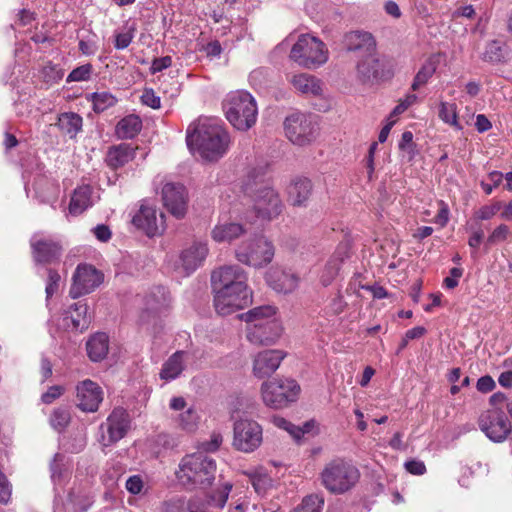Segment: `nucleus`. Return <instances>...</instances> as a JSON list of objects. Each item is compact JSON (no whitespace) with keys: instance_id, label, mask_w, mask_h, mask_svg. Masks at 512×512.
Returning <instances> with one entry per match:
<instances>
[{"instance_id":"f257e3e1","label":"nucleus","mask_w":512,"mask_h":512,"mask_svg":"<svg viewBox=\"0 0 512 512\" xmlns=\"http://www.w3.org/2000/svg\"><path fill=\"white\" fill-rule=\"evenodd\" d=\"M187 145L195 147L200 156L213 161L221 158L227 151L230 142L228 132L216 120H199L194 129L187 130Z\"/></svg>"},{"instance_id":"f03ea898","label":"nucleus","mask_w":512,"mask_h":512,"mask_svg":"<svg viewBox=\"0 0 512 512\" xmlns=\"http://www.w3.org/2000/svg\"><path fill=\"white\" fill-rule=\"evenodd\" d=\"M215 460L203 452L188 454L179 463L176 477L187 489H207L216 476Z\"/></svg>"},{"instance_id":"7ed1b4c3","label":"nucleus","mask_w":512,"mask_h":512,"mask_svg":"<svg viewBox=\"0 0 512 512\" xmlns=\"http://www.w3.org/2000/svg\"><path fill=\"white\" fill-rule=\"evenodd\" d=\"M320 479L327 491L341 495L356 486L360 479V471L352 462L338 458L325 465L320 473Z\"/></svg>"},{"instance_id":"20e7f679","label":"nucleus","mask_w":512,"mask_h":512,"mask_svg":"<svg viewBox=\"0 0 512 512\" xmlns=\"http://www.w3.org/2000/svg\"><path fill=\"white\" fill-rule=\"evenodd\" d=\"M223 108L227 120L240 131H247L255 125L258 108L255 98L246 91L238 90L227 95Z\"/></svg>"},{"instance_id":"39448f33","label":"nucleus","mask_w":512,"mask_h":512,"mask_svg":"<svg viewBox=\"0 0 512 512\" xmlns=\"http://www.w3.org/2000/svg\"><path fill=\"white\" fill-rule=\"evenodd\" d=\"M274 245L262 234H254L235 249V258L242 264L259 269L273 260Z\"/></svg>"},{"instance_id":"423d86ee","label":"nucleus","mask_w":512,"mask_h":512,"mask_svg":"<svg viewBox=\"0 0 512 512\" xmlns=\"http://www.w3.org/2000/svg\"><path fill=\"white\" fill-rule=\"evenodd\" d=\"M290 58L304 68L313 69L327 61L328 51L322 41L308 34H303L293 45Z\"/></svg>"},{"instance_id":"0eeeda50","label":"nucleus","mask_w":512,"mask_h":512,"mask_svg":"<svg viewBox=\"0 0 512 512\" xmlns=\"http://www.w3.org/2000/svg\"><path fill=\"white\" fill-rule=\"evenodd\" d=\"M261 393L266 406L281 409L298 399L300 386L293 379H274L262 384Z\"/></svg>"},{"instance_id":"6e6552de","label":"nucleus","mask_w":512,"mask_h":512,"mask_svg":"<svg viewBox=\"0 0 512 512\" xmlns=\"http://www.w3.org/2000/svg\"><path fill=\"white\" fill-rule=\"evenodd\" d=\"M247 191L251 194L253 211L257 218L271 220L282 211V202L278 193L268 186H261L253 190L250 182L247 183Z\"/></svg>"},{"instance_id":"1a4fd4ad","label":"nucleus","mask_w":512,"mask_h":512,"mask_svg":"<svg viewBox=\"0 0 512 512\" xmlns=\"http://www.w3.org/2000/svg\"><path fill=\"white\" fill-rule=\"evenodd\" d=\"M233 446L245 453L253 452L262 443V427L252 419L241 418L234 423Z\"/></svg>"},{"instance_id":"9d476101","label":"nucleus","mask_w":512,"mask_h":512,"mask_svg":"<svg viewBox=\"0 0 512 512\" xmlns=\"http://www.w3.org/2000/svg\"><path fill=\"white\" fill-rule=\"evenodd\" d=\"M284 129L292 143L302 146L310 143L316 137L318 127L311 116L294 113L286 117Z\"/></svg>"},{"instance_id":"9b49d317","label":"nucleus","mask_w":512,"mask_h":512,"mask_svg":"<svg viewBox=\"0 0 512 512\" xmlns=\"http://www.w3.org/2000/svg\"><path fill=\"white\" fill-rule=\"evenodd\" d=\"M30 248L32 259L37 265L58 263L63 254L61 241L54 238L41 237L39 234H34L31 237Z\"/></svg>"},{"instance_id":"f8f14e48","label":"nucleus","mask_w":512,"mask_h":512,"mask_svg":"<svg viewBox=\"0 0 512 512\" xmlns=\"http://www.w3.org/2000/svg\"><path fill=\"white\" fill-rule=\"evenodd\" d=\"M479 427L494 442H502L511 432V423L505 413L499 409H491L479 417Z\"/></svg>"},{"instance_id":"ddd939ff","label":"nucleus","mask_w":512,"mask_h":512,"mask_svg":"<svg viewBox=\"0 0 512 512\" xmlns=\"http://www.w3.org/2000/svg\"><path fill=\"white\" fill-rule=\"evenodd\" d=\"M214 306L219 315L226 316L252 302L250 290H214Z\"/></svg>"},{"instance_id":"4468645a","label":"nucleus","mask_w":512,"mask_h":512,"mask_svg":"<svg viewBox=\"0 0 512 512\" xmlns=\"http://www.w3.org/2000/svg\"><path fill=\"white\" fill-rule=\"evenodd\" d=\"M211 283L214 290H249L247 274L237 265L220 267L212 272Z\"/></svg>"},{"instance_id":"2eb2a0df","label":"nucleus","mask_w":512,"mask_h":512,"mask_svg":"<svg viewBox=\"0 0 512 512\" xmlns=\"http://www.w3.org/2000/svg\"><path fill=\"white\" fill-rule=\"evenodd\" d=\"M103 281V275L92 265L80 264L73 275L69 295L76 299L82 295L92 292Z\"/></svg>"},{"instance_id":"dca6fc26","label":"nucleus","mask_w":512,"mask_h":512,"mask_svg":"<svg viewBox=\"0 0 512 512\" xmlns=\"http://www.w3.org/2000/svg\"><path fill=\"white\" fill-rule=\"evenodd\" d=\"M106 427L107 436L102 434L101 442L107 447L115 444L126 436L130 429V417L122 407H116L108 416L106 423L101 424L100 429Z\"/></svg>"},{"instance_id":"f3484780","label":"nucleus","mask_w":512,"mask_h":512,"mask_svg":"<svg viewBox=\"0 0 512 512\" xmlns=\"http://www.w3.org/2000/svg\"><path fill=\"white\" fill-rule=\"evenodd\" d=\"M162 200L166 209L176 218H183L187 211V191L179 183H166L162 188Z\"/></svg>"},{"instance_id":"a211bd4d","label":"nucleus","mask_w":512,"mask_h":512,"mask_svg":"<svg viewBox=\"0 0 512 512\" xmlns=\"http://www.w3.org/2000/svg\"><path fill=\"white\" fill-rule=\"evenodd\" d=\"M77 406L84 412H96L103 401L101 387L90 379L80 382L77 387Z\"/></svg>"},{"instance_id":"6ab92c4d","label":"nucleus","mask_w":512,"mask_h":512,"mask_svg":"<svg viewBox=\"0 0 512 512\" xmlns=\"http://www.w3.org/2000/svg\"><path fill=\"white\" fill-rule=\"evenodd\" d=\"M249 342L255 345H272L280 337L281 326L277 320H268L263 324H250L246 329Z\"/></svg>"},{"instance_id":"aec40b11","label":"nucleus","mask_w":512,"mask_h":512,"mask_svg":"<svg viewBox=\"0 0 512 512\" xmlns=\"http://www.w3.org/2000/svg\"><path fill=\"white\" fill-rule=\"evenodd\" d=\"M164 215L160 214V219L157 218V211L155 208L141 205L139 211L133 216L132 223L138 229L143 230L147 236L153 237L161 234L164 230Z\"/></svg>"},{"instance_id":"412c9836","label":"nucleus","mask_w":512,"mask_h":512,"mask_svg":"<svg viewBox=\"0 0 512 512\" xmlns=\"http://www.w3.org/2000/svg\"><path fill=\"white\" fill-rule=\"evenodd\" d=\"M314 186L311 179L295 176L287 186V201L294 207H306L313 195Z\"/></svg>"},{"instance_id":"4be33fe9","label":"nucleus","mask_w":512,"mask_h":512,"mask_svg":"<svg viewBox=\"0 0 512 512\" xmlns=\"http://www.w3.org/2000/svg\"><path fill=\"white\" fill-rule=\"evenodd\" d=\"M285 354L281 350H265L259 352L253 362V374L257 378L271 376L279 367Z\"/></svg>"},{"instance_id":"5701e85b","label":"nucleus","mask_w":512,"mask_h":512,"mask_svg":"<svg viewBox=\"0 0 512 512\" xmlns=\"http://www.w3.org/2000/svg\"><path fill=\"white\" fill-rule=\"evenodd\" d=\"M250 228L238 222H219L211 231V237L218 243H231L248 234Z\"/></svg>"},{"instance_id":"b1692460","label":"nucleus","mask_w":512,"mask_h":512,"mask_svg":"<svg viewBox=\"0 0 512 512\" xmlns=\"http://www.w3.org/2000/svg\"><path fill=\"white\" fill-rule=\"evenodd\" d=\"M208 254L206 243L194 242L190 247L182 251L180 262L187 274L195 271L205 260Z\"/></svg>"},{"instance_id":"393cba45","label":"nucleus","mask_w":512,"mask_h":512,"mask_svg":"<svg viewBox=\"0 0 512 512\" xmlns=\"http://www.w3.org/2000/svg\"><path fill=\"white\" fill-rule=\"evenodd\" d=\"M268 284L277 292L291 293L297 287L299 278L293 273H289L280 269H271L266 274Z\"/></svg>"},{"instance_id":"a878e982","label":"nucleus","mask_w":512,"mask_h":512,"mask_svg":"<svg viewBox=\"0 0 512 512\" xmlns=\"http://www.w3.org/2000/svg\"><path fill=\"white\" fill-rule=\"evenodd\" d=\"M188 353L183 350L174 352L168 359L162 364V368L159 373L160 379L169 382L178 378L185 370V359Z\"/></svg>"},{"instance_id":"bb28decb","label":"nucleus","mask_w":512,"mask_h":512,"mask_svg":"<svg viewBox=\"0 0 512 512\" xmlns=\"http://www.w3.org/2000/svg\"><path fill=\"white\" fill-rule=\"evenodd\" d=\"M64 321L67 327L73 330L87 329L90 324V316L88 315V306L86 303L77 302L68 307L65 311Z\"/></svg>"},{"instance_id":"cd10ccee","label":"nucleus","mask_w":512,"mask_h":512,"mask_svg":"<svg viewBox=\"0 0 512 512\" xmlns=\"http://www.w3.org/2000/svg\"><path fill=\"white\" fill-rule=\"evenodd\" d=\"M343 43L348 51H364L367 54L375 48L372 34L359 30L345 34Z\"/></svg>"},{"instance_id":"c85d7f7f","label":"nucleus","mask_w":512,"mask_h":512,"mask_svg":"<svg viewBox=\"0 0 512 512\" xmlns=\"http://www.w3.org/2000/svg\"><path fill=\"white\" fill-rule=\"evenodd\" d=\"M135 157V149L126 143L110 147L107 155L106 162L112 169H117L132 161Z\"/></svg>"},{"instance_id":"c756f323","label":"nucleus","mask_w":512,"mask_h":512,"mask_svg":"<svg viewBox=\"0 0 512 512\" xmlns=\"http://www.w3.org/2000/svg\"><path fill=\"white\" fill-rule=\"evenodd\" d=\"M169 293L163 286L153 287L145 296L143 306L151 309V311L165 314L169 307Z\"/></svg>"},{"instance_id":"7c9ffc66","label":"nucleus","mask_w":512,"mask_h":512,"mask_svg":"<svg viewBox=\"0 0 512 512\" xmlns=\"http://www.w3.org/2000/svg\"><path fill=\"white\" fill-rule=\"evenodd\" d=\"M89 359L93 362L102 361L109 351V337L106 333H96L86 343Z\"/></svg>"},{"instance_id":"2f4dec72","label":"nucleus","mask_w":512,"mask_h":512,"mask_svg":"<svg viewBox=\"0 0 512 512\" xmlns=\"http://www.w3.org/2000/svg\"><path fill=\"white\" fill-rule=\"evenodd\" d=\"M380 67V61L375 55L372 54V52H370L357 65L358 78L363 83L372 82L378 79L380 74Z\"/></svg>"},{"instance_id":"473e14b6","label":"nucleus","mask_w":512,"mask_h":512,"mask_svg":"<svg viewBox=\"0 0 512 512\" xmlns=\"http://www.w3.org/2000/svg\"><path fill=\"white\" fill-rule=\"evenodd\" d=\"M56 126L63 134L73 139L82 130L83 119L75 112H64L59 114Z\"/></svg>"},{"instance_id":"72a5a7b5","label":"nucleus","mask_w":512,"mask_h":512,"mask_svg":"<svg viewBox=\"0 0 512 512\" xmlns=\"http://www.w3.org/2000/svg\"><path fill=\"white\" fill-rule=\"evenodd\" d=\"M347 257L348 252L346 248H338L336 252L330 257L321 274V283L324 286H328L337 276L341 264Z\"/></svg>"},{"instance_id":"f704fd0d","label":"nucleus","mask_w":512,"mask_h":512,"mask_svg":"<svg viewBox=\"0 0 512 512\" xmlns=\"http://www.w3.org/2000/svg\"><path fill=\"white\" fill-rule=\"evenodd\" d=\"M294 88L307 95H320L322 92L321 82L315 76L309 74L294 75L291 79Z\"/></svg>"},{"instance_id":"c9c22d12","label":"nucleus","mask_w":512,"mask_h":512,"mask_svg":"<svg viewBox=\"0 0 512 512\" xmlns=\"http://www.w3.org/2000/svg\"><path fill=\"white\" fill-rule=\"evenodd\" d=\"M275 314L276 309L273 306L265 305L255 307L245 313H242L239 315V318L244 320L248 326L250 324H263L268 322V320H276Z\"/></svg>"},{"instance_id":"e433bc0d","label":"nucleus","mask_w":512,"mask_h":512,"mask_svg":"<svg viewBox=\"0 0 512 512\" xmlns=\"http://www.w3.org/2000/svg\"><path fill=\"white\" fill-rule=\"evenodd\" d=\"M142 121L139 116L130 114L116 125V135L120 139H132L141 131Z\"/></svg>"},{"instance_id":"4c0bfd02","label":"nucleus","mask_w":512,"mask_h":512,"mask_svg":"<svg viewBox=\"0 0 512 512\" xmlns=\"http://www.w3.org/2000/svg\"><path fill=\"white\" fill-rule=\"evenodd\" d=\"M92 190L89 186H81L75 189L69 204V211L73 215L81 214L91 206Z\"/></svg>"},{"instance_id":"58836bf2","label":"nucleus","mask_w":512,"mask_h":512,"mask_svg":"<svg viewBox=\"0 0 512 512\" xmlns=\"http://www.w3.org/2000/svg\"><path fill=\"white\" fill-rule=\"evenodd\" d=\"M440 54L432 55L420 68L414 77L413 83L411 85L412 90L416 91L420 87L424 86L429 78L436 72L437 65L441 59Z\"/></svg>"},{"instance_id":"ea45409f","label":"nucleus","mask_w":512,"mask_h":512,"mask_svg":"<svg viewBox=\"0 0 512 512\" xmlns=\"http://www.w3.org/2000/svg\"><path fill=\"white\" fill-rule=\"evenodd\" d=\"M86 98L92 102L93 110L96 113H101L117 103V98L108 91L93 92Z\"/></svg>"},{"instance_id":"a19ab883","label":"nucleus","mask_w":512,"mask_h":512,"mask_svg":"<svg viewBox=\"0 0 512 512\" xmlns=\"http://www.w3.org/2000/svg\"><path fill=\"white\" fill-rule=\"evenodd\" d=\"M198 414L192 407L187 408L185 411L179 414L177 423L180 428L186 431H193L197 427Z\"/></svg>"},{"instance_id":"79ce46f5","label":"nucleus","mask_w":512,"mask_h":512,"mask_svg":"<svg viewBox=\"0 0 512 512\" xmlns=\"http://www.w3.org/2000/svg\"><path fill=\"white\" fill-rule=\"evenodd\" d=\"M161 317L162 314L151 311V309L143 306L137 322L139 326L145 328L146 330H150L157 326Z\"/></svg>"},{"instance_id":"37998d69","label":"nucleus","mask_w":512,"mask_h":512,"mask_svg":"<svg viewBox=\"0 0 512 512\" xmlns=\"http://www.w3.org/2000/svg\"><path fill=\"white\" fill-rule=\"evenodd\" d=\"M324 504L323 499L316 495H309L302 500V503L292 512H321Z\"/></svg>"},{"instance_id":"c03bdc74","label":"nucleus","mask_w":512,"mask_h":512,"mask_svg":"<svg viewBox=\"0 0 512 512\" xmlns=\"http://www.w3.org/2000/svg\"><path fill=\"white\" fill-rule=\"evenodd\" d=\"M70 422V413L65 408H58L53 411L50 417L51 425L58 430L64 429Z\"/></svg>"},{"instance_id":"a18cd8bd","label":"nucleus","mask_w":512,"mask_h":512,"mask_svg":"<svg viewBox=\"0 0 512 512\" xmlns=\"http://www.w3.org/2000/svg\"><path fill=\"white\" fill-rule=\"evenodd\" d=\"M92 73V65L84 64L73 69L67 77V82L86 81L90 78Z\"/></svg>"},{"instance_id":"49530a36","label":"nucleus","mask_w":512,"mask_h":512,"mask_svg":"<svg viewBox=\"0 0 512 512\" xmlns=\"http://www.w3.org/2000/svg\"><path fill=\"white\" fill-rule=\"evenodd\" d=\"M47 274L48 278L45 292L47 299H49L58 291L61 277L56 270L51 268L47 270Z\"/></svg>"},{"instance_id":"de8ad7c7","label":"nucleus","mask_w":512,"mask_h":512,"mask_svg":"<svg viewBox=\"0 0 512 512\" xmlns=\"http://www.w3.org/2000/svg\"><path fill=\"white\" fill-rule=\"evenodd\" d=\"M485 59L491 62H499L503 58V52L497 41L489 43L485 51Z\"/></svg>"},{"instance_id":"09e8293b","label":"nucleus","mask_w":512,"mask_h":512,"mask_svg":"<svg viewBox=\"0 0 512 512\" xmlns=\"http://www.w3.org/2000/svg\"><path fill=\"white\" fill-rule=\"evenodd\" d=\"M12 486L6 475L0 470V504H7L11 498Z\"/></svg>"},{"instance_id":"8fccbe9b","label":"nucleus","mask_w":512,"mask_h":512,"mask_svg":"<svg viewBox=\"0 0 512 512\" xmlns=\"http://www.w3.org/2000/svg\"><path fill=\"white\" fill-rule=\"evenodd\" d=\"M488 179L490 183H486L485 181H481L480 185L482 189L485 191L487 195L491 194L493 191V188L498 187L503 179V174L498 171H493L489 173Z\"/></svg>"},{"instance_id":"3c124183","label":"nucleus","mask_w":512,"mask_h":512,"mask_svg":"<svg viewBox=\"0 0 512 512\" xmlns=\"http://www.w3.org/2000/svg\"><path fill=\"white\" fill-rule=\"evenodd\" d=\"M223 438L219 433H213L209 441H204L199 445L200 452H215L219 449Z\"/></svg>"},{"instance_id":"603ef678","label":"nucleus","mask_w":512,"mask_h":512,"mask_svg":"<svg viewBox=\"0 0 512 512\" xmlns=\"http://www.w3.org/2000/svg\"><path fill=\"white\" fill-rule=\"evenodd\" d=\"M42 73L46 81H57L62 79L63 73L56 65L48 62L43 66Z\"/></svg>"},{"instance_id":"864d4df0","label":"nucleus","mask_w":512,"mask_h":512,"mask_svg":"<svg viewBox=\"0 0 512 512\" xmlns=\"http://www.w3.org/2000/svg\"><path fill=\"white\" fill-rule=\"evenodd\" d=\"M141 101L144 105L149 106L153 109L160 108V97L155 94L153 89H145L141 96Z\"/></svg>"},{"instance_id":"5fc2aeb1","label":"nucleus","mask_w":512,"mask_h":512,"mask_svg":"<svg viewBox=\"0 0 512 512\" xmlns=\"http://www.w3.org/2000/svg\"><path fill=\"white\" fill-rule=\"evenodd\" d=\"M509 234V228L507 225L501 224L499 225L491 235L488 237L487 242L489 244H495L501 241H504Z\"/></svg>"},{"instance_id":"6e6d98bb","label":"nucleus","mask_w":512,"mask_h":512,"mask_svg":"<svg viewBox=\"0 0 512 512\" xmlns=\"http://www.w3.org/2000/svg\"><path fill=\"white\" fill-rule=\"evenodd\" d=\"M64 392V388L59 385L49 387V389L42 394L41 400L45 404H51L55 399L59 398Z\"/></svg>"},{"instance_id":"4d7b16f0","label":"nucleus","mask_w":512,"mask_h":512,"mask_svg":"<svg viewBox=\"0 0 512 512\" xmlns=\"http://www.w3.org/2000/svg\"><path fill=\"white\" fill-rule=\"evenodd\" d=\"M405 469L413 475H423L426 472L425 464L419 460H409L404 464Z\"/></svg>"},{"instance_id":"13d9d810","label":"nucleus","mask_w":512,"mask_h":512,"mask_svg":"<svg viewBox=\"0 0 512 512\" xmlns=\"http://www.w3.org/2000/svg\"><path fill=\"white\" fill-rule=\"evenodd\" d=\"M172 65V58L170 56H164L160 58H155L151 65V73L155 74L161 72L162 70L170 67Z\"/></svg>"},{"instance_id":"bf43d9fd","label":"nucleus","mask_w":512,"mask_h":512,"mask_svg":"<svg viewBox=\"0 0 512 512\" xmlns=\"http://www.w3.org/2000/svg\"><path fill=\"white\" fill-rule=\"evenodd\" d=\"M500 208L501 204L499 202L490 206H483L477 212V216L481 220H488L492 218L500 210Z\"/></svg>"},{"instance_id":"052dcab7","label":"nucleus","mask_w":512,"mask_h":512,"mask_svg":"<svg viewBox=\"0 0 512 512\" xmlns=\"http://www.w3.org/2000/svg\"><path fill=\"white\" fill-rule=\"evenodd\" d=\"M125 486L130 493L139 494L143 488L142 478L139 475L130 476Z\"/></svg>"},{"instance_id":"680f3d73","label":"nucleus","mask_w":512,"mask_h":512,"mask_svg":"<svg viewBox=\"0 0 512 512\" xmlns=\"http://www.w3.org/2000/svg\"><path fill=\"white\" fill-rule=\"evenodd\" d=\"M133 35L129 32L119 33L115 37V48L122 50L127 48L132 42Z\"/></svg>"},{"instance_id":"e2e57ef3","label":"nucleus","mask_w":512,"mask_h":512,"mask_svg":"<svg viewBox=\"0 0 512 512\" xmlns=\"http://www.w3.org/2000/svg\"><path fill=\"white\" fill-rule=\"evenodd\" d=\"M495 388V382L490 376H483L477 381V389L480 392L487 393Z\"/></svg>"},{"instance_id":"0e129e2a","label":"nucleus","mask_w":512,"mask_h":512,"mask_svg":"<svg viewBox=\"0 0 512 512\" xmlns=\"http://www.w3.org/2000/svg\"><path fill=\"white\" fill-rule=\"evenodd\" d=\"M93 232L95 237L101 242H107L111 238V231L106 225H97Z\"/></svg>"},{"instance_id":"69168bd1","label":"nucleus","mask_w":512,"mask_h":512,"mask_svg":"<svg viewBox=\"0 0 512 512\" xmlns=\"http://www.w3.org/2000/svg\"><path fill=\"white\" fill-rule=\"evenodd\" d=\"M68 503L72 505L74 512H85L91 505L88 499L85 500L84 504H80L76 501V496L73 492L69 493Z\"/></svg>"},{"instance_id":"338daca9","label":"nucleus","mask_w":512,"mask_h":512,"mask_svg":"<svg viewBox=\"0 0 512 512\" xmlns=\"http://www.w3.org/2000/svg\"><path fill=\"white\" fill-rule=\"evenodd\" d=\"M207 56L218 57L222 53V47L219 41H211L204 48Z\"/></svg>"},{"instance_id":"774afa93","label":"nucleus","mask_w":512,"mask_h":512,"mask_svg":"<svg viewBox=\"0 0 512 512\" xmlns=\"http://www.w3.org/2000/svg\"><path fill=\"white\" fill-rule=\"evenodd\" d=\"M413 147V134L411 131H405L402 134L401 140L399 142V148L401 150H411Z\"/></svg>"}]
</instances>
